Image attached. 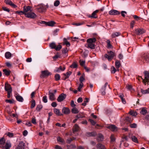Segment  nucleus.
I'll return each mask as SVG.
<instances>
[{"instance_id":"f257e3e1","label":"nucleus","mask_w":149,"mask_h":149,"mask_svg":"<svg viewBox=\"0 0 149 149\" xmlns=\"http://www.w3.org/2000/svg\"><path fill=\"white\" fill-rule=\"evenodd\" d=\"M96 40V39L95 38H90L87 40V42L88 43V48L93 49L95 48V45L94 44Z\"/></svg>"},{"instance_id":"f03ea898","label":"nucleus","mask_w":149,"mask_h":149,"mask_svg":"<svg viewBox=\"0 0 149 149\" xmlns=\"http://www.w3.org/2000/svg\"><path fill=\"white\" fill-rule=\"evenodd\" d=\"M115 55L116 54L115 53L111 51H110L108 52V54H105L104 57L107 58L109 61H110L113 59V58Z\"/></svg>"},{"instance_id":"7ed1b4c3","label":"nucleus","mask_w":149,"mask_h":149,"mask_svg":"<svg viewBox=\"0 0 149 149\" xmlns=\"http://www.w3.org/2000/svg\"><path fill=\"white\" fill-rule=\"evenodd\" d=\"M11 147V143L10 141L7 140L6 142L5 146L1 145L0 147L1 148H5L6 149H9Z\"/></svg>"},{"instance_id":"20e7f679","label":"nucleus","mask_w":149,"mask_h":149,"mask_svg":"<svg viewBox=\"0 0 149 149\" xmlns=\"http://www.w3.org/2000/svg\"><path fill=\"white\" fill-rule=\"evenodd\" d=\"M142 57L144 61L147 63H149V53H144L142 55Z\"/></svg>"},{"instance_id":"39448f33","label":"nucleus","mask_w":149,"mask_h":149,"mask_svg":"<svg viewBox=\"0 0 149 149\" xmlns=\"http://www.w3.org/2000/svg\"><path fill=\"white\" fill-rule=\"evenodd\" d=\"M50 74V73L48 70H44L42 71L40 77L42 78H44L45 77L48 76Z\"/></svg>"},{"instance_id":"423d86ee","label":"nucleus","mask_w":149,"mask_h":149,"mask_svg":"<svg viewBox=\"0 0 149 149\" xmlns=\"http://www.w3.org/2000/svg\"><path fill=\"white\" fill-rule=\"evenodd\" d=\"M145 79L143 80V82L145 84L146 82L148 81L149 79V73L147 71H145L144 72Z\"/></svg>"},{"instance_id":"0eeeda50","label":"nucleus","mask_w":149,"mask_h":149,"mask_svg":"<svg viewBox=\"0 0 149 149\" xmlns=\"http://www.w3.org/2000/svg\"><path fill=\"white\" fill-rule=\"evenodd\" d=\"M66 95L64 93H61L60 95L57 99V100L58 102H61L63 101L66 98Z\"/></svg>"},{"instance_id":"6e6552de","label":"nucleus","mask_w":149,"mask_h":149,"mask_svg":"<svg viewBox=\"0 0 149 149\" xmlns=\"http://www.w3.org/2000/svg\"><path fill=\"white\" fill-rule=\"evenodd\" d=\"M145 32V31L143 29H137L135 30V33L137 35H139Z\"/></svg>"},{"instance_id":"1a4fd4ad","label":"nucleus","mask_w":149,"mask_h":149,"mask_svg":"<svg viewBox=\"0 0 149 149\" xmlns=\"http://www.w3.org/2000/svg\"><path fill=\"white\" fill-rule=\"evenodd\" d=\"M25 15H26V17L28 18L33 19L36 17V15L35 14L32 12L28 13H26Z\"/></svg>"},{"instance_id":"9d476101","label":"nucleus","mask_w":149,"mask_h":149,"mask_svg":"<svg viewBox=\"0 0 149 149\" xmlns=\"http://www.w3.org/2000/svg\"><path fill=\"white\" fill-rule=\"evenodd\" d=\"M25 143L22 141H20L16 149H24Z\"/></svg>"},{"instance_id":"9b49d317","label":"nucleus","mask_w":149,"mask_h":149,"mask_svg":"<svg viewBox=\"0 0 149 149\" xmlns=\"http://www.w3.org/2000/svg\"><path fill=\"white\" fill-rule=\"evenodd\" d=\"M5 90L7 91V92L12 91V87L10 84H9L8 83H6L5 84Z\"/></svg>"},{"instance_id":"f8f14e48","label":"nucleus","mask_w":149,"mask_h":149,"mask_svg":"<svg viewBox=\"0 0 149 149\" xmlns=\"http://www.w3.org/2000/svg\"><path fill=\"white\" fill-rule=\"evenodd\" d=\"M49 99L51 101H54L56 99L55 95L53 93L51 92L50 91L49 92Z\"/></svg>"},{"instance_id":"ddd939ff","label":"nucleus","mask_w":149,"mask_h":149,"mask_svg":"<svg viewBox=\"0 0 149 149\" xmlns=\"http://www.w3.org/2000/svg\"><path fill=\"white\" fill-rule=\"evenodd\" d=\"M109 14L111 15H116L119 14L120 12L116 10H112L109 12Z\"/></svg>"},{"instance_id":"4468645a","label":"nucleus","mask_w":149,"mask_h":149,"mask_svg":"<svg viewBox=\"0 0 149 149\" xmlns=\"http://www.w3.org/2000/svg\"><path fill=\"white\" fill-rule=\"evenodd\" d=\"M107 127L113 131H116L117 130V127L114 125H110L107 126Z\"/></svg>"},{"instance_id":"2eb2a0df","label":"nucleus","mask_w":149,"mask_h":149,"mask_svg":"<svg viewBox=\"0 0 149 149\" xmlns=\"http://www.w3.org/2000/svg\"><path fill=\"white\" fill-rule=\"evenodd\" d=\"M104 139V136L101 133L99 134L97 136V140L99 142L102 141Z\"/></svg>"},{"instance_id":"dca6fc26","label":"nucleus","mask_w":149,"mask_h":149,"mask_svg":"<svg viewBox=\"0 0 149 149\" xmlns=\"http://www.w3.org/2000/svg\"><path fill=\"white\" fill-rule=\"evenodd\" d=\"M68 52V50L67 47H66L63 49L62 53L63 54V57L65 58L68 55L67 53Z\"/></svg>"},{"instance_id":"f3484780","label":"nucleus","mask_w":149,"mask_h":149,"mask_svg":"<svg viewBox=\"0 0 149 149\" xmlns=\"http://www.w3.org/2000/svg\"><path fill=\"white\" fill-rule=\"evenodd\" d=\"M65 67H63V68H62L61 66H60L59 68H56L54 71L56 72H60L61 71H63L65 69Z\"/></svg>"},{"instance_id":"a211bd4d","label":"nucleus","mask_w":149,"mask_h":149,"mask_svg":"<svg viewBox=\"0 0 149 149\" xmlns=\"http://www.w3.org/2000/svg\"><path fill=\"white\" fill-rule=\"evenodd\" d=\"M62 111L63 113L67 114L70 113V111L68 108L64 107L62 109Z\"/></svg>"},{"instance_id":"6ab92c4d","label":"nucleus","mask_w":149,"mask_h":149,"mask_svg":"<svg viewBox=\"0 0 149 149\" xmlns=\"http://www.w3.org/2000/svg\"><path fill=\"white\" fill-rule=\"evenodd\" d=\"M72 72L70 71L67 72L66 74L64 73L63 74L64 77H63V79L65 80L69 78V76L71 74Z\"/></svg>"},{"instance_id":"aec40b11","label":"nucleus","mask_w":149,"mask_h":149,"mask_svg":"<svg viewBox=\"0 0 149 149\" xmlns=\"http://www.w3.org/2000/svg\"><path fill=\"white\" fill-rule=\"evenodd\" d=\"M86 135L88 136H95L97 135V133L95 132H88L86 133Z\"/></svg>"},{"instance_id":"412c9836","label":"nucleus","mask_w":149,"mask_h":149,"mask_svg":"<svg viewBox=\"0 0 149 149\" xmlns=\"http://www.w3.org/2000/svg\"><path fill=\"white\" fill-rule=\"evenodd\" d=\"M31 7L29 6H24L23 8V11L24 13L29 11L30 10Z\"/></svg>"},{"instance_id":"4be33fe9","label":"nucleus","mask_w":149,"mask_h":149,"mask_svg":"<svg viewBox=\"0 0 149 149\" xmlns=\"http://www.w3.org/2000/svg\"><path fill=\"white\" fill-rule=\"evenodd\" d=\"M17 100L20 102H22L23 99L22 97L19 95H18L15 96Z\"/></svg>"},{"instance_id":"5701e85b","label":"nucleus","mask_w":149,"mask_h":149,"mask_svg":"<svg viewBox=\"0 0 149 149\" xmlns=\"http://www.w3.org/2000/svg\"><path fill=\"white\" fill-rule=\"evenodd\" d=\"M97 147L98 149H106L104 146L100 143L97 144Z\"/></svg>"},{"instance_id":"b1692460","label":"nucleus","mask_w":149,"mask_h":149,"mask_svg":"<svg viewBox=\"0 0 149 149\" xmlns=\"http://www.w3.org/2000/svg\"><path fill=\"white\" fill-rule=\"evenodd\" d=\"M141 92L143 94L149 93V88L146 90H143L142 89L141 90Z\"/></svg>"},{"instance_id":"393cba45","label":"nucleus","mask_w":149,"mask_h":149,"mask_svg":"<svg viewBox=\"0 0 149 149\" xmlns=\"http://www.w3.org/2000/svg\"><path fill=\"white\" fill-rule=\"evenodd\" d=\"M54 113L58 116H61L62 115V114L60 112V111L59 109H57L56 108H54Z\"/></svg>"},{"instance_id":"a878e982","label":"nucleus","mask_w":149,"mask_h":149,"mask_svg":"<svg viewBox=\"0 0 149 149\" xmlns=\"http://www.w3.org/2000/svg\"><path fill=\"white\" fill-rule=\"evenodd\" d=\"M72 112L74 114H77L79 113L78 109L76 107H73L71 110Z\"/></svg>"},{"instance_id":"bb28decb","label":"nucleus","mask_w":149,"mask_h":149,"mask_svg":"<svg viewBox=\"0 0 149 149\" xmlns=\"http://www.w3.org/2000/svg\"><path fill=\"white\" fill-rule=\"evenodd\" d=\"M79 130V127L77 124H75L73 130V132L78 131Z\"/></svg>"},{"instance_id":"cd10ccee","label":"nucleus","mask_w":149,"mask_h":149,"mask_svg":"<svg viewBox=\"0 0 149 149\" xmlns=\"http://www.w3.org/2000/svg\"><path fill=\"white\" fill-rule=\"evenodd\" d=\"M56 23L55 22L51 21L47 22L46 24L48 26H53Z\"/></svg>"},{"instance_id":"c85d7f7f","label":"nucleus","mask_w":149,"mask_h":149,"mask_svg":"<svg viewBox=\"0 0 149 149\" xmlns=\"http://www.w3.org/2000/svg\"><path fill=\"white\" fill-rule=\"evenodd\" d=\"M120 35V33L119 32H116L113 33L112 35V37L113 38H114L117 37Z\"/></svg>"},{"instance_id":"c756f323","label":"nucleus","mask_w":149,"mask_h":149,"mask_svg":"<svg viewBox=\"0 0 149 149\" xmlns=\"http://www.w3.org/2000/svg\"><path fill=\"white\" fill-rule=\"evenodd\" d=\"M147 112V110L146 109V108L143 107L142 108L141 110L140 111V113L144 115L146 114Z\"/></svg>"},{"instance_id":"7c9ffc66","label":"nucleus","mask_w":149,"mask_h":149,"mask_svg":"<svg viewBox=\"0 0 149 149\" xmlns=\"http://www.w3.org/2000/svg\"><path fill=\"white\" fill-rule=\"evenodd\" d=\"M5 142L6 140L3 137L0 139V145H4Z\"/></svg>"},{"instance_id":"2f4dec72","label":"nucleus","mask_w":149,"mask_h":149,"mask_svg":"<svg viewBox=\"0 0 149 149\" xmlns=\"http://www.w3.org/2000/svg\"><path fill=\"white\" fill-rule=\"evenodd\" d=\"M110 41L109 40H107V47L109 49H111L113 48L112 46L110 44Z\"/></svg>"},{"instance_id":"473e14b6","label":"nucleus","mask_w":149,"mask_h":149,"mask_svg":"<svg viewBox=\"0 0 149 149\" xmlns=\"http://www.w3.org/2000/svg\"><path fill=\"white\" fill-rule=\"evenodd\" d=\"M11 56V54L9 52H7L5 54V57L7 58L8 59Z\"/></svg>"},{"instance_id":"72a5a7b5","label":"nucleus","mask_w":149,"mask_h":149,"mask_svg":"<svg viewBox=\"0 0 149 149\" xmlns=\"http://www.w3.org/2000/svg\"><path fill=\"white\" fill-rule=\"evenodd\" d=\"M3 71L5 74L7 76L9 75L10 74V71L9 70H7L6 69L3 70Z\"/></svg>"},{"instance_id":"f704fd0d","label":"nucleus","mask_w":149,"mask_h":149,"mask_svg":"<svg viewBox=\"0 0 149 149\" xmlns=\"http://www.w3.org/2000/svg\"><path fill=\"white\" fill-rule=\"evenodd\" d=\"M56 45L54 42H52L49 44V47L52 49H55Z\"/></svg>"},{"instance_id":"c9c22d12","label":"nucleus","mask_w":149,"mask_h":149,"mask_svg":"<svg viewBox=\"0 0 149 149\" xmlns=\"http://www.w3.org/2000/svg\"><path fill=\"white\" fill-rule=\"evenodd\" d=\"M125 120L126 121L129 123H131L132 120V119L131 118V116L126 117Z\"/></svg>"},{"instance_id":"e433bc0d","label":"nucleus","mask_w":149,"mask_h":149,"mask_svg":"<svg viewBox=\"0 0 149 149\" xmlns=\"http://www.w3.org/2000/svg\"><path fill=\"white\" fill-rule=\"evenodd\" d=\"M63 41L64 44L66 45L67 46H70V42L67 41V40L66 38H64L63 39Z\"/></svg>"},{"instance_id":"4c0bfd02","label":"nucleus","mask_w":149,"mask_h":149,"mask_svg":"<svg viewBox=\"0 0 149 149\" xmlns=\"http://www.w3.org/2000/svg\"><path fill=\"white\" fill-rule=\"evenodd\" d=\"M35 105L36 103L35 100L33 99H32L31 101V108L32 109L35 106Z\"/></svg>"},{"instance_id":"58836bf2","label":"nucleus","mask_w":149,"mask_h":149,"mask_svg":"<svg viewBox=\"0 0 149 149\" xmlns=\"http://www.w3.org/2000/svg\"><path fill=\"white\" fill-rule=\"evenodd\" d=\"M111 73H114L116 71H119V69L118 68L116 69L115 68L112 66L111 68Z\"/></svg>"},{"instance_id":"ea45409f","label":"nucleus","mask_w":149,"mask_h":149,"mask_svg":"<svg viewBox=\"0 0 149 149\" xmlns=\"http://www.w3.org/2000/svg\"><path fill=\"white\" fill-rule=\"evenodd\" d=\"M42 106L41 105H38L36 108V110L38 111H39L42 108Z\"/></svg>"},{"instance_id":"a19ab883","label":"nucleus","mask_w":149,"mask_h":149,"mask_svg":"<svg viewBox=\"0 0 149 149\" xmlns=\"http://www.w3.org/2000/svg\"><path fill=\"white\" fill-rule=\"evenodd\" d=\"M126 88L128 90L131 91H133V89L132 88V86L131 85H127L126 86Z\"/></svg>"},{"instance_id":"79ce46f5","label":"nucleus","mask_w":149,"mask_h":149,"mask_svg":"<svg viewBox=\"0 0 149 149\" xmlns=\"http://www.w3.org/2000/svg\"><path fill=\"white\" fill-rule=\"evenodd\" d=\"M115 64L116 68H117L118 69L119 68L120 66V63L119 61L118 60L116 61Z\"/></svg>"},{"instance_id":"37998d69","label":"nucleus","mask_w":149,"mask_h":149,"mask_svg":"<svg viewBox=\"0 0 149 149\" xmlns=\"http://www.w3.org/2000/svg\"><path fill=\"white\" fill-rule=\"evenodd\" d=\"M132 141L136 143H138L137 139L135 136H132Z\"/></svg>"},{"instance_id":"c03bdc74","label":"nucleus","mask_w":149,"mask_h":149,"mask_svg":"<svg viewBox=\"0 0 149 149\" xmlns=\"http://www.w3.org/2000/svg\"><path fill=\"white\" fill-rule=\"evenodd\" d=\"M129 113L132 116H136L137 115V113L136 111H131L129 112Z\"/></svg>"},{"instance_id":"a18cd8bd","label":"nucleus","mask_w":149,"mask_h":149,"mask_svg":"<svg viewBox=\"0 0 149 149\" xmlns=\"http://www.w3.org/2000/svg\"><path fill=\"white\" fill-rule=\"evenodd\" d=\"M60 76L58 74H56L55 76V79L56 81L59 80L60 79Z\"/></svg>"},{"instance_id":"49530a36","label":"nucleus","mask_w":149,"mask_h":149,"mask_svg":"<svg viewBox=\"0 0 149 149\" xmlns=\"http://www.w3.org/2000/svg\"><path fill=\"white\" fill-rule=\"evenodd\" d=\"M106 89L102 88L101 90V92L102 95H104L106 94L105 90Z\"/></svg>"},{"instance_id":"de8ad7c7","label":"nucleus","mask_w":149,"mask_h":149,"mask_svg":"<svg viewBox=\"0 0 149 149\" xmlns=\"http://www.w3.org/2000/svg\"><path fill=\"white\" fill-rule=\"evenodd\" d=\"M60 2L58 0H56L54 3V5L55 6H58L60 4Z\"/></svg>"},{"instance_id":"09e8293b","label":"nucleus","mask_w":149,"mask_h":149,"mask_svg":"<svg viewBox=\"0 0 149 149\" xmlns=\"http://www.w3.org/2000/svg\"><path fill=\"white\" fill-rule=\"evenodd\" d=\"M5 3L7 4L10 6L12 3V2L10 0H5Z\"/></svg>"},{"instance_id":"8fccbe9b","label":"nucleus","mask_w":149,"mask_h":149,"mask_svg":"<svg viewBox=\"0 0 149 149\" xmlns=\"http://www.w3.org/2000/svg\"><path fill=\"white\" fill-rule=\"evenodd\" d=\"M57 140L58 141L62 143H63L64 142V140L60 137H58L57 138Z\"/></svg>"},{"instance_id":"3c124183","label":"nucleus","mask_w":149,"mask_h":149,"mask_svg":"<svg viewBox=\"0 0 149 149\" xmlns=\"http://www.w3.org/2000/svg\"><path fill=\"white\" fill-rule=\"evenodd\" d=\"M77 64L75 63H73L70 66V67L71 68H75L77 67Z\"/></svg>"},{"instance_id":"603ef678","label":"nucleus","mask_w":149,"mask_h":149,"mask_svg":"<svg viewBox=\"0 0 149 149\" xmlns=\"http://www.w3.org/2000/svg\"><path fill=\"white\" fill-rule=\"evenodd\" d=\"M16 13H17L20 15H21L23 14L25 15L26 14L25 13H24V11H16Z\"/></svg>"},{"instance_id":"864d4df0","label":"nucleus","mask_w":149,"mask_h":149,"mask_svg":"<svg viewBox=\"0 0 149 149\" xmlns=\"http://www.w3.org/2000/svg\"><path fill=\"white\" fill-rule=\"evenodd\" d=\"M137 124L135 123H133L130 125V126L131 128H135L137 127Z\"/></svg>"},{"instance_id":"5fc2aeb1","label":"nucleus","mask_w":149,"mask_h":149,"mask_svg":"<svg viewBox=\"0 0 149 149\" xmlns=\"http://www.w3.org/2000/svg\"><path fill=\"white\" fill-rule=\"evenodd\" d=\"M83 86V83H80V84L78 88V90L79 91H81V89L82 88Z\"/></svg>"},{"instance_id":"6e6d98bb","label":"nucleus","mask_w":149,"mask_h":149,"mask_svg":"<svg viewBox=\"0 0 149 149\" xmlns=\"http://www.w3.org/2000/svg\"><path fill=\"white\" fill-rule=\"evenodd\" d=\"M42 101L45 103L47 102V97L46 96H44L42 98Z\"/></svg>"},{"instance_id":"4d7b16f0","label":"nucleus","mask_w":149,"mask_h":149,"mask_svg":"<svg viewBox=\"0 0 149 149\" xmlns=\"http://www.w3.org/2000/svg\"><path fill=\"white\" fill-rule=\"evenodd\" d=\"M7 136H8L10 137H12L13 136L14 134L13 133H11L10 132H8L6 134Z\"/></svg>"},{"instance_id":"13d9d810","label":"nucleus","mask_w":149,"mask_h":149,"mask_svg":"<svg viewBox=\"0 0 149 149\" xmlns=\"http://www.w3.org/2000/svg\"><path fill=\"white\" fill-rule=\"evenodd\" d=\"M85 80V79L84 78V76L83 75H82L80 78L79 81L80 83H83V81L84 80Z\"/></svg>"},{"instance_id":"bf43d9fd","label":"nucleus","mask_w":149,"mask_h":149,"mask_svg":"<svg viewBox=\"0 0 149 149\" xmlns=\"http://www.w3.org/2000/svg\"><path fill=\"white\" fill-rule=\"evenodd\" d=\"M70 105L73 108L75 107L76 105L74 104V102L73 100H72L70 103Z\"/></svg>"},{"instance_id":"052dcab7","label":"nucleus","mask_w":149,"mask_h":149,"mask_svg":"<svg viewBox=\"0 0 149 149\" xmlns=\"http://www.w3.org/2000/svg\"><path fill=\"white\" fill-rule=\"evenodd\" d=\"M62 48V46L61 45H58V46L56 47V48H55V49L56 51H58L60 50Z\"/></svg>"},{"instance_id":"680f3d73","label":"nucleus","mask_w":149,"mask_h":149,"mask_svg":"<svg viewBox=\"0 0 149 149\" xmlns=\"http://www.w3.org/2000/svg\"><path fill=\"white\" fill-rule=\"evenodd\" d=\"M135 21L134 20H132L131 21L130 23V27L131 28H132L134 27V25L135 24Z\"/></svg>"},{"instance_id":"e2e57ef3","label":"nucleus","mask_w":149,"mask_h":149,"mask_svg":"<svg viewBox=\"0 0 149 149\" xmlns=\"http://www.w3.org/2000/svg\"><path fill=\"white\" fill-rule=\"evenodd\" d=\"M96 14L94 12H93L92 14V15L91 16H89V17H92L95 18H97V17L96 16Z\"/></svg>"},{"instance_id":"0e129e2a","label":"nucleus","mask_w":149,"mask_h":149,"mask_svg":"<svg viewBox=\"0 0 149 149\" xmlns=\"http://www.w3.org/2000/svg\"><path fill=\"white\" fill-rule=\"evenodd\" d=\"M38 10L39 12H43L45 10L44 7L42 6L40 8H38Z\"/></svg>"},{"instance_id":"69168bd1","label":"nucleus","mask_w":149,"mask_h":149,"mask_svg":"<svg viewBox=\"0 0 149 149\" xmlns=\"http://www.w3.org/2000/svg\"><path fill=\"white\" fill-rule=\"evenodd\" d=\"M88 120L93 125H94L96 123L95 122L94 120L91 119H89Z\"/></svg>"},{"instance_id":"338daca9","label":"nucleus","mask_w":149,"mask_h":149,"mask_svg":"<svg viewBox=\"0 0 149 149\" xmlns=\"http://www.w3.org/2000/svg\"><path fill=\"white\" fill-rule=\"evenodd\" d=\"M75 138H74L73 139H72V138H70L67 139V142L68 143H70L71 141L73 140V139H74Z\"/></svg>"},{"instance_id":"774afa93","label":"nucleus","mask_w":149,"mask_h":149,"mask_svg":"<svg viewBox=\"0 0 149 149\" xmlns=\"http://www.w3.org/2000/svg\"><path fill=\"white\" fill-rule=\"evenodd\" d=\"M121 15L124 17L125 16V14H127V12L125 11H122L121 12Z\"/></svg>"}]
</instances>
